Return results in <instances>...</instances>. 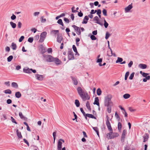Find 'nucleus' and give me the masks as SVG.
Returning a JSON list of instances; mask_svg holds the SVG:
<instances>
[{
    "mask_svg": "<svg viewBox=\"0 0 150 150\" xmlns=\"http://www.w3.org/2000/svg\"><path fill=\"white\" fill-rule=\"evenodd\" d=\"M78 93L84 101L86 100H88L90 97L87 93H85L81 87H78L77 88Z\"/></svg>",
    "mask_w": 150,
    "mask_h": 150,
    "instance_id": "nucleus-1",
    "label": "nucleus"
},
{
    "mask_svg": "<svg viewBox=\"0 0 150 150\" xmlns=\"http://www.w3.org/2000/svg\"><path fill=\"white\" fill-rule=\"evenodd\" d=\"M112 96L110 95H108L105 97L104 105L105 106L108 107L112 105V102L111 100Z\"/></svg>",
    "mask_w": 150,
    "mask_h": 150,
    "instance_id": "nucleus-2",
    "label": "nucleus"
},
{
    "mask_svg": "<svg viewBox=\"0 0 150 150\" xmlns=\"http://www.w3.org/2000/svg\"><path fill=\"white\" fill-rule=\"evenodd\" d=\"M110 118L108 117V115H106V126L108 129L110 131H112V129L111 127L110 122H109ZM111 120V119H110Z\"/></svg>",
    "mask_w": 150,
    "mask_h": 150,
    "instance_id": "nucleus-3",
    "label": "nucleus"
},
{
    "mask_svg": "<svg viewBox=\"0 0 150 150\" xmlns=\"http://www.w3.org/2000/svg\"><path fill=\"white\" fill-rule=\"evenodd\" d=\"M43 56L45 58L46 61L47 62H53L54 57L51 55H45V54H43Z\"/></svg>",
    "mask_w": 150,
    "mask_h": 150,
    "instance_id": "nucleus-4",
    "label": "nucleus"
},
{
    "mask_svg": "<svg viewBox=\"0 0 150 150\" xmlns=\"http://www.w3.org/2000/svg\"><path fill=\"white\" fill-rule=\"evenodd\" d=\"M47 33L46 32H43L40 35V38L39 40V42H42L44 41L45 39Z\"/></svg>",
    "mask_w": 150,
    "mask_h": 150,
    "instance_id": "nucleus-5",
    "label": "nucleus"
},
{
    "mask_svg": "<svg viewBox=\"0 0 150 150\" xmlns=\"http://www.w3.org/2000/svg\"><path fill=\"white\" fill-rule=\"evenodd\" d=\"M68 58L69 60H73L74 58V53L71 50L68 51Z\"/></svg>",
    "mask_w": 150,
    "mask_h": 150,
    "instance_id": "nucleus-6",
    "label": "nucleus"
},
{
    "mask_svg": "<svg viewBox=\"0 0 150 150\" xmlns=\"http://www.w3.org/2000/svg\"><path fill=\"white\" fill-rule=\"evenodd\" d=\"M72 27L74 28L75 30L76 31L77 34L78 35H80L81 34V30L79 27H78L75 25H73L72 26Z\"/></svg>",
    "mask_w": 150,
    "mask_h": 150,
    "instance_id": "nucleus-7",
    "label": "nucleus"
},
{
    "mask_svg": "<svg viewBox=\"0 0 150 150\" xmlns=\"http://www.w3.org/2000/svg\"><path fill=\"white\" fill-rule=\"evenodd\" d=\"M35 77L37 80L41 81L43 80L44 78L43 76L38 74H35Z\"/></svg>",
    "mask_w": 150,
    "mask_h": 150,
    "instance_id": "nucleus-8",
    "label": "nucleus"
},
{
    "mask_svg": "<svg viewBox=\"0 0 150 150\" xmlns=\"http://www.w3.org/2000/svg\"><path fill=\"white\" fill-rule=\"evenodd\" d=\"M126 134V130L124 129L123 130L121 137V141L124 142L125 140V139Z\"/></svg>",
    "mask_w": 150,
    "mask_h": 150,
    "instance_id": "nucleus-9",
    "label": "nucleus"
},
{
    "mask_svg": "<svg viewBox=\"0 0 150 150\" xmlns=\"http://www.w3.org/2000/svg\"><path fill=\"white\" fill-rule=\"evenodd\" d=\"M93 21H96V23L100 25L101 26H103V24L101 23L99 21L98 18L97 16H95L93 18Z\"/></svg>",
    "mask_w": 150,
    "mask_h": 150,
    "instance_id": "nucleus-10",
    "label": "nucleus"
},
{
    "mask_svg": "<svg viewBox=\"0 0 150 150\" xmlns=\"http://www.w3.org/2000/svg\"><path fill=\"white\" fill-rule=\"evenodd\" d=\"M132 4H129L128 6L125 8V11L126 13L128 12L132 8Z\"/></svg>",
    "mask_w": 150,
    "mask_h": 150,
    "instance_id": "nucleus-11",
    "label": "nucleus"
},
{
    "mask_svg": "<svg viewBox=\"0 0 150 150\" xmlns=\"http://www.w3.org/2000/svg\"><path fill=\"white\" fill-rule=\"evenodd\" d=\"M19 115L21 119L25 121H27L28 119L27 118L23 115L22 113L21 112H19Z\"/></svg>",
    "mask_w": 150,
    "mask_h": 150,
    "instance_id": "nucleus-12",
    "label": "nucleus"
},
{
    "mask_svg": "<svg viewBox=\"0 0 150 150\" xmlns=\"http://www.w3.org/2000/svg\"><path fill=\"white\" fill-rule=\"evenodd\" d=\"M53 60V62H54L56 64H59L61 63L60 61L57 58H54Z\"/></svg>",
    "mask_w": 150,
    "mask_h": 150,
    "instance_id": "nucleus-13",
    "label": "nucleus"
},
{
    "mask_svg": "<svg viewBox=\"0 0 150 150\" xmlns=\"http://www.w3.org/2000/svg\"><path fill=\"white\" fill-rule=\"evenodd\" d=\"M144 138L143 142H145L148 140L149 138V134L147 133H145L143 136Z\"/></svg>",
    "mask_w": 150,
    "mask_h": 150,
    "instance_id": "nucleus-14",
    "label": "nucleus"
},
{
    "mask_svg": "<svg viewBox=\"0 0 150 150\" xmlns=\"http://www.w3.org/2000/svg\"><path fill=\"white\" fill-rule=\"evenodd\" d=\"M32 70V69H30L28 68H24L23 69V71L24 72L26 73H31Z\"/></svg>",
    "mask_w": 150,
    "mask_h": 150,
    "instance_id": "nucleus-15",
    "label": "nucleus"
},
{
    "mask_svg": "<svg viewBox=\"0 0 150 150\" xmlns=\"http://www.w3.org/2000/svg\"><path fill=\"white\" fill-rule=\"evenodd\" d=\"M115 116L118 121V122L122 121V120L120 119L119 115L117 114V112H116L115 113Z\"/></svg>",
    "mask_w": 150,
    "mask_h": 150,
    "instance_id": "nucleus-16",
    "label": "nucleus"
},
{
    "mask_svg": "<svg viewBox=\"0 0 150 150\" xmlns=\"http://www.w3.org/2000/svg\"><path fill=\"white\" fill-rule=\"evenodd\" d=\"M40 49L41 50V53L43 54L46 52L45 48L43 47L42 45H41L40 46Z\"/></svg>",
    "mask_w": 150,
    "mask_h": 150,
    "instance_id": "nucleus-17",
    "label": "nucleus"
},
{
    "mask_svg": "<svg viewBox=\"0 0 150 150\" xmlns=\"http://www.w3.org/2000/svg\"><path fill=\"white\" fill-rule=\"evenodd\" d=\"M99 99L98 97H96L95 98L94 102L93 103V104L94 105H96L98 106H100L99 103Z\"/></svg>",
    "mask_w": 150,
    "mask_h": 150,
    "instance_id": "nucleus-18",
    "label": "nucleus"
},
{
    "mask_svg": "<svg viewBox=\"0 0 150 150\" xmlns=\"http://www.w3.org/2000/svg\"><path fill=\"white\" fill-rule=\"evenodd\" d=\"M138 67L142 69H145L147 67V65L146 64H140L139 65Z\"/></svg>",
    "mask_w": 150,
    "mask_h": 150,
    "instance_id": "nucleus-19",
    "label": "nucleus"
},
{
    "mask_svg": "<svg viewBox=\"0 0 150 150\" xmlns=\"http://www.w3.org/2000/svg\"><path fill=\"white\" fill-rule=\"evenodd\" d=\"M89 19L88 16H86L84 17L83 21L82 22V24H86L88 22V21Z\"/></svg>",
    "mask_w": 150,
    "mask_h": 150,
    "instance_id": "nucleus-20",
    "label": "nucleus"
},
{
    "mask_svg": "<svg viewBox=\"0 0 150 150\" xmlns=\"http://www.w3.org/2000/svg\"><path fill=\"white\" fill-rule=\"evenodd\" d=\"M71 77L74 84L75 85H77L78 83V82L77 79L74 77Z\"/></svg>",
    "mask_w": 150,
    "mask_h": 150,
    "instance_id": "nucleus-21",
    "label": "nucleus"
},
{
    "mask_svg": "<svg viewBox=\"0 0 150 150\" xmlns=\"http://www.w3.org/2000/svg\"><path fill=\"white\" fill-rule=\"evenodd\" d=\"M15 95L16 98H19L21 97V94L20 92L18 91L16 93Z\"/></svg>",
    "mask_w": 150,
    "mask_h": 150,
    "instance_id": "nucleus-22",
    "label": "nucleus"
},
{
    "mask_svg": "<svg viewBox=\"0 0 150 150\" xmlns=\"http://www.w3.org/2000/svg\"><path fill=\"white\" fill-rule=\"evenodd\" d=\"M110 51H108L107 52V55L109 56H111L112 55V51L111 48H110Z\"/></svg>",
    "mask_w": 150,
    "mask_h": 150,
    "instance_id": "nucleus-23",
    "label": "nucleus"
},
{
    "mask_svg": "<svg viewBox=\"0 0 150 150\" xmlns=\"http://www.w3.org/2000/svg\"><path fill=\"white\" fill-rule=\"evenodd\" d=\"M16 133H17V135L18 137L20 139H21L22 137V135L21 134V133L20 132H19L18 131V130L17 129L16 130Z\"/></svg>",
    "mask_w": 150,
    "mask_h": 150,
    "instance_id": "nucleus-24",
    "label": "nucleus"
},
{
    "mask_svg": "<svg viewBox=\"0 0 150 150\" xmlns=\"http://www.w3.org/2000/svg\"><path fill=\"white\" fill-rule=\"evenodd\" d=\"M122 127V125L121 122H118V129L119 131H120Z\"/></svg>",
    "mask_w": 150,
    "mask_h": 150,
    "instance_id": "nucleus-25",
    "label": "nucleus"
},
{
    "mask_svg": "<svg viewBox=\"0 0 150 150\" xmlns=\"http://www.w3.org/2000/svg\"><path fill=\"white\" fill-rule=\"evenodd\" d=\"M86 116H87L89 118H93L94 119H96V117L94 116L93 115L91 114H86Z\"/></svg>",
    "mask_w": 150,
    "mask_h": 150,
    "instance_id": "nucleus-26",
    "label": "nucleus"
},
{
    "mask_svg": "<svg viewBox=\"0 0 150 150\" xmlns=\"http://www.w3.org/2000/svg\"><path fill=\"white\" fill-rule=\"evenodd\" d=\"M11 46L12 47V49L13 50H15L16 49L17 46L15 43L12 42L11 44Z\"/></svg>",
    "mask_w": 150,
    "mask_h": 150,
    "instance_id": "nucleus-27",
    "label": "nucleus"
},
{
    "mask_svg": "<svg viewBox=\"0 0 150 150\" xmlns=\"http://www.w3.org/2000/svg\"><path fill=\"white\" fill-rule=\"evenodd\" d=\"M62 40V38L61 36H59V35H58L57 37V41L60 43H61V41Z\"/></svg>",
    "mask_w": 150,
    "mask_h": 150,
    "instance_id": "nucleus-28",
    "label": "nucleus"
},
{
    "mask_svg": "<svg viewBox=\"0 0 150 150\" xmlns=\"http://www.w3.org/2000/svg\"><path fill=\"white\" fill-rule=\"evenodd\" d=\"M10 23L11 25L13 28H16V25L15 23L12 21L10 22Z\"/></svg>",
    "mask_w": 150,
    "mask_h": 150,
    "instance_id": "nucleus-29",
    "label": "nucleus"
},
{
    "mask_svg": "<svg viewBox=\"0 0 150 150\" xmlns=\"http://www.w3.org/2000/svg\"><path fill=\"white\" fill-rule=\"evenodd\" d=\"M12 86L16 88H17L18 86L17 83L14 82H12L11 84Z\"/></svg>",
    "mask_w": 150,
    "mask_h": 150,
    "instance_id": "nucleus-30",
    "label": "nucleus"
},
{
    "mask_svg": "<svg viewBox=\"0 0 150 150\" xmlns=\"http://www.w3.org/2000/svg\"><path fill=\"white\" fill-rule=\"evenodd\" d=\"M59 33V30H53L51 31V34L56 35L57 34Z\"/></svg>",
    "mask_w": 150,
    "mask_h": 150,
    "instance_id": "nucleus-31",
    "label": "nucleus"
},
{
    "mask_svg": "<svg viewBox=\"0 0 150 150\" xmlns=\"http://www.w3.org/2000/svg\"><path fill=\"white\" fill-rule=\"evenodd\" d=\"M57 23L61 25L62 26H64V25L62 22V20L61 19H59L57 21Z\"/></svg>",
    "mask_w": 150,
    "mask_h": 150,
    "instance_id": "nucleus-32",
    "label": "nucleus"
},
{
    "mask_svg": "<svg viewBox=\"0 0 150 150\" xmlns=\"http://www.w3.org/2000/svg\"><path fill=\"white\" fill-rule=\"evenodd\" d=\"M93 128L96 131L97 134L99 136V133L98 128L97 127H93Z\"/></svg>",
    "mask_w": 150,
    "mask_h": 150,
    "instance_id": "nucleus-33",
    "label": "nucleus"
},
{
    "mask_svg": "<svg viewBox=\"0 0 150 150\" xmlns=\"http://www.w3.org/2000/svg\"><path fill=\"white\" fill-rule=\"evenodd\" d=\"M130 96L129 94L126 93L123 95V97L124 98L127 99L129 98Z\"/></svg>",
    "mask_w": 150,
    "mask_h": 150,
    "instance_id": "nucleus-34",
    "label": "nucleus"
},
{
    "mask_svg": "<svg viewBox=\"0 0 150 150\" xmlns=\"http://www.w3.org/2000/svg\"><path fill=\"white\" fill-rule=\"evenodd\" d=\"M86 107L89 110H91V108L90 107V103L88 101H87L86 103Z\"/></svg>",
    "mask_w": 150,
    "mask_h": 150,
    "instance_id": "nucleus-35",
    "label": "nucleus"
},
{
    "mask_svg": "<svg viewBox=\"0 0 150 150\" xmlns=\"http://www.w3.org/2000/svg\"><path fill=\"white\" fill-rule=\"evenodd\" d=\"M75 103L77 107H79V106L80 103L79 100H78L76 99L75 100Z\"/></svg>",
    "mask_w": 150,
    "mask_h": 150,
    "instance_id": "nucleus-36",
    "label": "nucleus"
},
{
    "mask_svg": "<svg viewBox=\"0 0 150 150\" xmlns=\"http://www.w3.org/2000/svg\"><path fill=\"white\" fill-rule=\"evenodd\" d=\"M123 61V59L120 57H118L116 61V63H118V62H121Z\"/></svg>",
    "mask_w": 150,
    "mask_h": 150,
    "instance_id": "nucleus-37",
    "label": "nucleus"
},
{
    "mask_svg": "<svg viewBox=\"0 0 150 150\" xmlns=\"http://www.w3.org/2000/svg\"><path fill=\"white\" fill-rule=\"evenodd\" d=\"M62 142L59 140H58L57 144V147L59 148H62Z\"/></svg>",
    "mask_w": 150,
    "mask_h": 150,
    "instance_id": "nucleus-38",
    "label": "nucleus"
},
{
    "mask_svg": "<svg viewBox=\"0 0 150 150\" xmlns=\"http://www.w3.org/2000/svg\"><path fill=\"white\" fill-rule=\"evenodd\" d=\"M65 16V14L64 13H62L60 15H59V16H57L56 17V20H58V19H59V18H61V17H63V16Z\"/></svg>",
    "mask_w": 150,
    "mask_h": 150,
    "instance_id": "nucleus-39",
    "label": "nucleus"
},
{
    "mask_svg": "<svg viewBox=\"0 0 150 150\" xmlns=\"http://www.w3.org/2000/svg\"><path fill=\"white\" fill-rule=\"evenodd\" d=\"M104 26L105 27V28H107L108 27V23L106 22V20H105V18H104Z\"/></svg>",
    "mask_w": 150,
    "mask_h": 150,
    "instance_id": "nucleus-40",
    "label": "nucleus"
},
{
    "mask_svg": "<svg viewBox=\"0 0 150 150\" xmlns=\"http://www.w3.org/2000/svg\"><path fill=\"white\" fill-rule=\"evenodd\" d=\"M4 92L6 94H11V91L9 89L6 90L4 91Z\"/></svg>",
    "mask_w": 150,
    "mask_h": 150,
    "instance_id": "nucleus-41",
    "label": "nucleus"
},
{
    "mask_svg": "<svg viewBox=\"0 0 150 150\" xmlns=\"http://www.w3.org/2000/svg\"><path fill=\"white\" fill-rule=\"evenodd\" d=\"M102 12L103 15L105 16H107V11L106 9H103L102 11Z\"/></svg>",
    "mask_w": 150,
    "mask_h": 150,
    "instance_id": "nucleus-42",
    "label": "nucleus"
},
{
    "mask_svg": "<svg viewBox=\"0 0 150 150\" xmlns=\"http://www.w3.org/2000/svg\"><path fill=\"white\" fill-rule=\"evenodd\" d=\"M102 93V91L100 88H98L97 89V94L98 95L100 96L101 94Z\"/></svg>",
    "mask_w": 150,
    "mask_h": 150,
    "instance_id": "nucleus-43",
    "label": "nucleus"
},
{
    "mask_svg": "<svg viewBox=\"0 0 150 150\" xmlns=\"http://www.w3.org/2000/svg\"><path fill=\"white\" fill-rule=\"evenodd\" d=\"M110 34L108 32H106L105 38L107 40L108 39L109 37L110 36Z\"/></svg>",
    "mask_w": 150,
    "mask_h": 150,
    "instance_id": "nucleus-44",
    "label": "nucleus"
},
{
    "mask_svg": "<svg viewBox=\"0 0 150 150\" xmlns=\"http://www.w3.org/2000/svg\"><path fill=\"white\" fill-rule=\"evenodd\" d=\"M72 48L74 51L76 53H78L76 48L75 46V45H73L72 46Z\"/></svg>",
    "mask_w": 150,
    "mask_h": 150,
    "instance_id": "nucleus-45",
    "label": "nucleus"
},
{
    "mask_svg": "<svg viewBox=\"0 0 150 150\" xmlns=\"http://www.w3.org/2000/svg\"><path fill=\"white\" fill-rule=\"evenodd\" d=\"M129 71H127L125 75V80H127V78L129 76Z\"/></svg>",
    "mask_w": 150,
    "mask_h": 150,
    "instance_id": "nucleus-46",
    "label": "nucleus"
},
{
    "mask_svg": "<svg viewBox=\"0 0 150 150\" xmlns=\"http://www.w3.org/2000/svg\"><path fill=\"white\" fill-rule=\"evenodd\" d=\"M13 59V57L12 55L10 56L7 58V61L8 62H11Z\"/></svg>",
    "mask_w": 150,
    "mask_h": 150,
    "instance_id": "nucleus-47",
    "label": "nucleus"
},
{
    "mask_svg": "<svg viewBox=\"0 0 150 150\" xmlns=\"http://www.w3.org/2000/svg\"><path fill=\"white\" fill-rule=\"evenodd\" d=\"M111 132L110 133H108L107 134V137L108 139H111L112 138V137H111V135L112 131H110Z\"/></svg>",
    "mask_w": 150,
    "mask_h": 150,
    "instance_id": "nucleus-48",
    "label": "nucleus"
},
{
    "mask_svg": "<svg viewBox=\"0 0 150 150\" xmlns=\"http://www.w3.org/2000/svg\"><path fill=\"white\" fill-rule=\"evenodd\" d=\"M56 132H54L53 133V136L54 138V143L56 139Z\"/></svg>",
    "mask_w": 150,
    "mask_h": 150,
    "instance_id": "nucleus-49",
    "label": "nucleus"
},
{
    "mask_svg": "<svg viewBox=\"0 0 150 150\" xmlns=\"http://www.w3.org/2000/svg\"><path fill=\"white\" fill-rule=\"evenodd\" d=\"M134 73L133 72L130 74V76H129V79L130 80H132L133 79V78L134 76Z\"/></svg>",
    "mask_w": 150,
    "mask_h": 150,
    "instance_id": "nucleus-50",
    "label": "nucleus"
},
{
    "mask_svg": "<svg viewBox=\"0 0 150 150\" xmlns=\"http://www.w3.org/2000/svg\"><path fill=\"white\" fill-rule=\"evenodd\" d=\"M33 37H30L28 38V41L30 43L33 42Z\"/></svg>",
    "mask_w": 150,
    "mask_h": 150,
    "instance_id": "nucleus-51",
    "label": "nucleus"
},
{
    "mask_svg": "<svg viewBox=\"0 0 150 150\" xmlns=\"http://www.w3.org/2000/svg\"><path fill=\"white\" fill-rule=\"evenodd\" d=\"M108 107V108H107L108 112V113H110L111 112V106H109Z\"/></svg>",
    "mask_w": 150,
    "mask_h": 150,
    "instance_id": "nucleus-52",
    "label": "nucleus"
},
{
    "mask_svg": "<svg viewBox=\"0 0 150 150\" xmlns=\"http://www.w3.org/2000/svg\"><path fill=\"white\" fill-rule=\"evenodd\" d=\"M91 38L92 40H95L96 39V37L93 35H91Z\"/></svg>",
    "mask_w": 150,
    "mask_h": 150,
    "instance_id": "nucleus-53",
    "label": "nucleus"
},
{
    "mask_svg": "<svg viewBox=\"0 0 150 150\" xmlns=\"http://www.w3.org/2000/svg\"><path fill=\"white\" fill-rule=\"evenodd\" d=\"M43 16H42L40 18V19L41 20V21L42 23H44L46 21V19L45 18L43 19Z\"/></svg>",
    "mask_w": 150,
    "mask_h": 150,
    "instance_id": "nucleus-54",
    "label": "nucleus"
},
{
    "mask_svg": "<svg viewBox=\"0 0 150 150\" xmlns=\"http://www.w3.org/2000/svg\"><path fill=\"white\" fill-rule=\"evenodd\" d=\"M2 116L3 117V118H1L2 120H5L7 119V117L5 114H4L2 115Z\"/></svg>",
    "mask_w": 150,
    "mask_h": 150,
    "instance_id": "nucleus-55",
    "label": "nucleus"
},
{
    "mask_svg": "<svg viewBox=\"0 0 150 150\" xmlns=\"http://www.w3.org/2000/svg\"><path fill=\"white\" fill-rule=\"evenodd\" d=\"M18 27L19 28H20L22 26V23L20 22H18Z\"/></svg>",
    "mask_w": 150,
    "mask_h": 150,
    "instance_id": "nucleus-56",
    "label": "nucleus"
},
{
    "mask_svg": "<svg viewBox=\"0 0 150 150\" xmlns=\"http://www.w3.org/2000/svg\"><path fill=\"white\" fill-rule=\"evenodd\" d=\"M11 121L13 123H15L16 124H17L15 119L12 117H11Z\"/></svg>",
    "mask_w": 150,
    "mask_h": 150,
    "instance_id": "nucleus-57",
    "label": "nucleus"
},
{
    "mask_svg": "<svg viewBox=\"0 0 150 150\" xmlns=\"http://www.w3.org/2000/svg\"><path fill=\"white\" fill-rule=\"evenodd\" d=\"M102 61V58H98L97 59L96 62L97 63H101Z\"/></svg>",
    "mask_w": 150,
    "mask_h": 150,
    "instance_id": "nucleus-58",
    "label": "nucleus"
},
{
    "mask_svg": "<svg viewBox=\"0 0 150 150\" xmlns=\"http://www.w3.org/2000/svg\"><path fill=\"white\" fill-rule=\"evenodd\" d=\"M24 38V36H21L19 40V42H21L23 40Z\"/></svg>",
    "mask_w": 150,
    "mask_h": 150,
    "instance_id": "nucleus-59",
    "label": "nucleus"
},
{
    "mask_svg": "<svg viewBox=\"0 0 150 150\" xmlns=\"http://www.w3.org/2000/svg\"><path fill=\"white\" fill-rule=\"evenodd\" d=\"M80 109V110H81V112L82 113L83 115H86V114L85 112H84L83 108H81Z\"/></svg>",
    "mask_w": 150,
    "mask_h": 150,
    "instance_id": "nucleus-60",
    "label": "nucleus"
},
{
    "mask_svg": "<svg viewBox=\"0 0 150 150\" xmlns=\"http://www.w3.org/2000/svg\"><path fill=\"white\" fill-rule=\"evenodd\" d=\"M40 12H36L33 13V15L35 16H38L40 14Z\"/></svg>",
    "mask_w": 150,
    "mask_h": 150,
    "instance_id": "nucleus-61",
    "label": "nucleus"
},
{
    "mask_svg": "<svg viewBox=\"0 0 150 150\" xmlns=\"http://www.w3.org/2000/svg\"><path fill=\"white\" fill-rule=\"evenodd\" d=\"M16 18V16L15 15L13 14L11 16V19L12 20H14Z\"/></svg>",
    "mask_w": 150,
    "mask_h": 150,
    "instance_id": "nucleus-62",
    "label": "nucleus"
},
{
    "mask_svg": "<svg viewBox=\"0 0 150 150\" xmlns=\"http://www.w3.org/2000/svg\"><path fill=\"white\" fill-rule=\"evenodd\" d=\"M133 64V62L132 61H131L128 64V66L129 67H131Z\"/></svg>",
    "mask_w": 150,
    "mask_h": 150,
    "instance_id": "nucleus-63",
    "label": "nucleus"
},
{
    "mask_svg": "<svg viewBox=\"0 0 150 150\" xmlns=\"http://www.w3.org/2000/svg\"><path fill=\"white\" fill-rule=\"evenodd\" d=\"M64 20L66 23H69V20L67 18H64Z\"/></svg>",
    "mask_w": 150,
    "mask_h": 150,
    "instance_id": "nucleus-64",
    "label": "nucleus"
}]
</instances>
